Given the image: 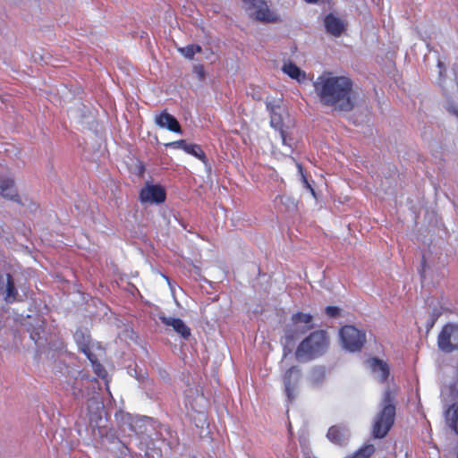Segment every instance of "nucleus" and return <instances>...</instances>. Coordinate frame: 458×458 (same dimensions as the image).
Returning <instances> with one entry per match:
<instances>
[{
  "label": "nucleus",
  "instance_id": "12",
  "mask_svg": "<svg viewBox=\"0 0 458 458\" xmlns=\"http://www.w3.org/2000/svg\"><path fill=\"white\" fill-rule=\"evenodd\" d=\"M161 321L167 327H171L182 338H188L191 335V330L186 324L180 318L160 316Z\"/></svg>",
  "mask_w": 458,
  "mask_h": 458
},
{
  "label": "nucleus",
  "instance_id": "9",
  "mask_svg": "<svg viewBox=\"0 0 458 458\" xmlns=\"http://www.w3.org/2000/svg\"><path fill=\"white\" fill-rule=\"evenodd\" d=\"M366 332L353 326L345 325V351L357 352L366 343Z\"/></svg>",
  "mask_w": 458,
  "mask_h": 458
},
{
  "label": "nucleus",
  "instance_id": "29",
  "mask_svg": "<svg viewBox=\"0 0 458 458\" xmlns=\"http://www.w3.org/2000/svg\"><path fill=\"white\" fill-rule=\"evenodd\" d=\"M199 420H202L201 427H203V425L206 423V416L202 412H199Z\"/></svg>",
  "mask_w": 458,
  "mask_h": 458
},
{
  "label": "nucleus",
  "instance_id": "5",
  "mask_svg": "<svg viewBox=\"0 0 458 458\" xmlns=\"http://www.w3.org/2000/svg\"><path fill=\"white\" fill-rule=\"evenodd\" d=\"M326 348V335L323 331H318L300 344L295 355L299 360H309L323 353Z\"/></svg>",
  "mask_w": 458,
  "mask_h": 458
},
{
  "label": "nucleus",
  "instance_id": "11",
  "mask_svg": "<svg viewBox=\"0 0 458 458\" xmlns=\"http://www.w3.org/2000/svg\"><path fill=\"white\" fill-rule=\"evenodd\" d=\"M367 365L373 377L380 383H385L387 380L390 374V369L386 361L373 357L367 360Z\"/></svg>",
  "mask_w": 458,
  "mask_h": 458
},
{
  "label": "nucleus",
  "instance_id": "16",
  "mask_svg": "<svg viewBox=\"0 0 458 458\" xmlns=\"http://www.w3.org/2000/svg\"><path fill=\"white\" fill-rule=\"evenodd\" d=\"M0 293L4 295L6 302H13L16 300V292L10 276L0 275Z\"/></svg>",
  "mask_w": 458,
  "mask_h": 458
},
{
  "label": "nucleus",
  "instance_id": "2",
  "mask_svg": "<svg viewBox=\"0 0 458 458\" xmlns=\"http://www.w3.org/2000/svg\"><path fill=\"white\" fill-rule=\"evenodd\" d=\"M267 107L270 112V124L279 131L282 143L281 153L284 156H289L293 152V140L291 137L293 123L282 106L280 98L268 101Z\"/></svg>",
  "mask_w": 458,
  "mask_h": 458
},
{
  "label": "nucleus",
  "instance_id": "31",
  "mask_svg": "<svg viewBox=\"0 0 458 458\" xmlns=\"http://www.w3.org/2000/svg\"><path fill=\"white\" fill-rule=\"evenodd\" d=\"M89 345V342L87 341L83 344V347L81 348L82 349V352H84L86 353V348H88Z\"/></svg>",
  "mask_w": 458,
  "mask_h": 458
},
{
  "label": "nucleus",
  "instance_id": "8",
  "mask_svg": "<svg viewBox=\"0 0 458 458\" xmlns=\"http://www.w3.org/2000/svg\"><path fill=\"white\" fill-rule=\"evenodd\" d=\"M301 371L296 366L289 368L282 376L284 393L289 401L294 400L298 394Z\"/></svg>",
  "mask_w": 458,
  "mask_h": 458
},
{
  "label": "nucleus",
  "instance_id": "10",
  "mask_svg": "<svg viewBox=\"0 0 458 458\" xmlns=\"http://www.w3.org/2000/svg\"><path fill=\"white\" fill-rule=\"evenodd\" d=\"M165 199V192L158 184L146 183L140 191V200L148 204H158Z\"/></svg>",
  "mask_w": 458,
  "mask_h": 458
},
{
  "label": "nucleus",
  "instance_id": "13",
  "mask_svg": "<svg viewBox=\"0 0 458 458\" xmlns=\"http://www.w3.org/2000/svg\"><path fill=\"white\" fill-rule=\"evenodd\" d=\"M282 71L291 79L298 83H303L307 81V73L291 61H285L282 66Z\"/></svg>",
  "mask_w": 458,
  "mask_h": 458
},
{
  "label": "nucleus",
  "instance_id": "18",
  "mask_svg": "<svg viewBox=\"0 0 458 458\" xmlns=\"http://www.w3.org/2000/svg\"><path fill=\"white\" fill-rule=\"evenodd\" d=\"M0 194L5 199L19 201V197L13 186V182L10 179L0 182Z\"/></svg>",
  "mask_w": 458,
  "mask_h": 458
},
{
  "label": "nucleus",
  "instance_id": "33",
  "mask_svg": "<svg viewBox=\"0 0 458 458\" xmlns=\"http://www.w3.org/2000/svg\"><path fill=\"white\" fill-rule=\"evenodd\" d=\"M188 404L191 406H193L192 403L190 400L187 401L186 405H188ZM192 409H194V407H192Z\"/></svg>",
  "mask_w": 458,
  "mask_h": 458
},
{
  "label": "nucleus",
  "instance_id": "30",
  "mask_svg": "<svg viewBox=\"0 0 458 458\" xmlns=\"http://www.w3.org/2000/svg\"><path fill=\"white\" fill-rule=\"evenodd\" d=\"M339 337L342 341H344V327L339 329Z\"/></svg>",
  "mask_w": 458,
  "mask_h": 458
},
{
  "label": "nucleus",
  "instance_id": "23",
  "mask_svg": "<svg viewBox=\"0 0 458 458\" xmlns=\"http://www.w3.org/2000/svg\"><path fill=\"white\" fill-rule=\"evenodd\" d=\"M178 51L187 59H192L196 53L201 51V47L199 45H188L183 47H179Z\"/></svg>",
  "mask_w": 458,
  "mask_h": 458
},
{
  "label": "nucleus",
  "instance_id": "1",
  "mask_svg": "<svg viewBox=\"0 0 458 458\" xmlns=\"http://www.w3.org/2000/svg\"><path fill=\"white\" fill-rule=\"evenodd\" d=\"M311 95L325 106L337 108L344 98V77L324 71L312 79Z\"/></svg>",
  "mask_w": 458,
  "mask_h": 458
},
{
  "label": "nucleus",
  "instance_id": "6",
  "mask_svg": "<svg viewBox=\"0 0 458 458\" xmlns=\"http://www.w3.org/2000/svg\"><path fill=\"white\" fill-rule=\"evenodd\" d=\"M246 13L259 21L271 22L278 20V15L269 9L264 0H241Z\"/></svg>",
  "mask_w": 458,
  "mask_h": 458
},
{
  "label": "nucleus",
  "instance_id": "21",
  "mask_svg": "<svg viewBox=\"0 0 458 458\" xmlns=\"http://www.w3.org/2000/svg\"><path fill=\"white\" fill-rule=\"evenodd\" d=\"M343 427L341 425L332 426L327 433V439L334 445H341L343 441Z\"/></svg>",
  "mask_w": 458,
  "mask_h": 458
},
{
  "label": "nucleus",
  "instance_id": "27",
  "mask_svg": "<svg viewBox=\"0 0 458 458\" xmlns=\"http://www.w3.org/2000/svg\"><path fill=\"white\" fill-rule=\"evenodd\" d=\"M93 367H94V369L96 371V373L101 377H106V371L103 369V368L101 367L100 364H93Z\"/></svg>",
  "mask_w": 458,
  "mask_h": 458
},
{
  "label": "nucleus",
  "instance_id": "14",
  "mask_svg": "<svg viewBox=\"0 0 458 458\" xmlns=\"http://www.w3.org/2000/svg\"><path fill=\"white\" fill-rule=\"evenodd\" d=\"M156 123L160 127L168 131L181 133V126L177 120L168 113H162L156 116Z\"/></svg>",
  "mask_w": 458,
  "mask_h": 458
},
{
  "label": "nucleus",
  "instance_id": "34",
  "mask_svg": "<svg viewBox=\"0 0 458 458\" xmlns=\"http://www.w3.org/2000/svg\"><path fill=\"white\" fill-rule=\"evenodd\" d=\"M78 337H79V334H78V333H76V334H75V338H76V339H78Z\"/></svg>",
  "mask_w": 458,
  "mask_h": 458
},
{
  "label": "nucleus",
  "instance_id": "22",
  "mask_svg": "<svg viewBox=\"0 0 458 458\" xmlns=\"http://www.w3.org/2000/svg\"><path fill=\"white\" fill-rule=\"evenodd\" d=\"M375 452V446L374 445L368 443L360 447L356 452H354L350 457L348 458H369Z\"/></svg>",
  "mask_w": 458,
  "mask_h": 458
},
{
  "label": "nucleus",
  "instance_id": "3",
  "mask_svg": "<svg viewBox=\"0 0 458 458\" xmlns=\"http://www.w3.org/2000/svg\"><path fill=\"white\" fill-rule=\"evenodd\" d=\"M395 390L386 387L384 390L379 411L374 418L371 434L374 438L385 437L394 425L395 418Z\"/></svg>",
  "mask_w": 458,
  "mask_h": 458
},
{
  "label": "nucleus",
  "instance_id": "19",
  "mask_svg": "<svg viewBox=\"0 0 458 458\" xmlns=\"http://www.w3.org/2000/svg\"><path fill=\"white\" fill-rule=\"evenodd\" d=\"M96 409L97 412L94 414H90L89 424L93 428H101L105 427L106 423L105 412L102 405L99 403H97Z\"/></svg>",
  "mask_w": 458,
  "mask_h": 458
},
{
  "label": "nucleus",
  "instance_id": "32",
  "mask_svg": "<svg viewBox=\"0 0 458 458\" xmlns=\"http://www.w3.org/2000/svg\"><path fill=\"white\" fill-rule=\"evenodd\" d=\"M198 400L201 403L204 401L203 395H198Z\"/></svg>",
  "mask_w": 458,
  "mask_h": 458
},
{
  "label": "nucleus",
  "instance_id": "7",
  "mask_svg": "<svg viewBox=\"0 0 458 458\" xmlns=\"http://www.w3.org/2000/svg\"><path fill=\"white\" fill-rule=\"evenodd\" d=\"M437 344L445 352L458 349V325L446 324L438 335Z\"/></svg>",
  "mask_w": 458,
  "mask_h": 458
},
{
  "label": "nucleus",
  "instance_id": "28",
  "mask_svg": "<svg viewBox=\"0 0 458 458\" xmlns=\"http://www.w3.org/2000/svg\"><path fill=\"white\" fill-rule=\"evenodd\" d=\"M437 67H438V72H439V85L442 86V77H443V72H445V65L443 63H441L440 61H438L437 63Z\"/></svg>",
  "mask_w": 458,
  "mask_h": 458
},
{
  "label": "nucleus",
  "instance_id": "15",
  "mask_svg": "<svg viewBox=\"0 0 458 458\" xmlns=\"http://www.w3.org/2000/svg\"><path fill=\"white\" fill-rule=\"evenodd\" d=\"M165 146L183 149L186 153L191 154L199 158L200 160H204L205 158V155L199 146L195 144H189L183 140L166 143Z\"/></svg>",
  "mask_w": 458,
  "mask_h": 458
},
{
  "label": "nucleus",
  "instance_id": "4",
  "mask_svg": "<svg viewBox=\"0 0 458 458\" xmlns=\"http://www.w3.org/2000/svg\"><path fill=\"white\" fill-rule=\"evenodd\" d=\"M363 98L362 91L354 89L352 81L345 77V118L354 124H360L368 118L369 110Z\"/></svg>",
  "mask_w": 458,
  "mask_h": 458
},
{
  "label": "nucleus",
  "instance_id": "25",
  "mask_svg": "<svg viewBox=\"0 0 458 458\" xmlns=\"http://www.w3.org/2000/svg\"><path fill=\"white\" fill-rule=\"evenodd\" d=\"M326 314L329 318H338L341 316V309L336 306H327L326 308Z\"/></svg>",
  "mask_w": 458,
  "mask_h": 458
},
{
  "label": "nucleus",
  "instance_id": "26",
  "mask_svg": "<svg viewBox=\"0 0 458 458\" xmlns=\"http://www.w3.org/2000/svg\"><path fill=\"white\" fill-rule=\"evenodd\" d=\"M298 168H299V171H300V173L301 174V178H302V182H303L304 186L310 191L311 195L314 198H316V194H315L314 189L311 187V185L309 183V182L307 181L306 177L302 174L301 166L298 165Z\"/></svg>",
  "mask_w": 458,
  "mask_h": 458
},
{
  "label": "nucleus",
  "instance_id": "24",
  "mask_svg": "<svg viewBox=\"0 0 458 458\" xmlns=\"http://www.w3.org/2000/svg\"><path fill=\"white\" fill-rule=\"evenodd\" d=\"M293 323L296 327L304 324L306 328H310V324L312 321V317L310 314L297 313L293 317Z\"/></svg>",
  "mask_w": 458,
  "mask_h": 458
},
{
  "label": "nucleus",
  "instance_id": "17",
  "mask_svg": "<svg viewBox=\"0 0 458 458\" xmlns=\"http://www.w3.org/2000/svg\"><path fill=\"white\" fill-rule=\"evenodd\" d=\"M325 26L327 32L335 37L340 36L344 30V25L341 20L334 14H328L325 18Z\"/></svg>",
  "mask_w": 458,
  "mask_h": 458
},
{
  "label": "nucleus",
  "instance_id": "20",
  "mask_svg": "<svg viewBox=\"0 0 458 458\" xmlns=\"http://www.w3.org/2000/svg\"><path fill=\"white\" fill-rule=\"evenodd\" d=\"M449 427L458 435V403H454L445 413Z\"/></svg>",
  "mask_w": 458,
  "mask_h": 458
}]
</instances>
